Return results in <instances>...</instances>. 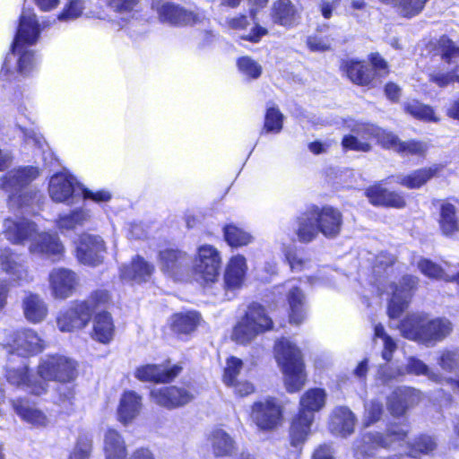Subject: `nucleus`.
<instances>
[{
    "instance_id": "31",
    "label": "nucleus",
    "mask_w": 459,
    "mask_h": 459,
    "mask_svg": "<svg viewBox=\"0 0 459 459\" xmlns=\"http://www.w3.org/2000/svg\"><path fill=\"white\" fill-rule=\"evenodd\" d=\"M293 228L297 239L301 243H309L318 236V228L313 210H308L295 219Z\"/></svg>"
},
{
    "instance_id": "60",
    "label": "nucleus",
    "mask_w": 459,
    "mask_h": 459,
    "mask_svg": "<svg viewBox=\"0 0 459 459\" xmlns=\"http://www.w3.org/2000/svg\"><path fill=\"white\" fill-rule=\"evenodd\" d=\"M438 45L442 52V58L445 61L451 63L459 58V47L446 36H442L439 39Z\"/></svg>"
},
{
    "instance_id": "7",
    "label": "nucleus",
    "mask_w": 459,
    "mask_h": 459,
    "mask_svg": "<svg viewBox=\"0 0 459 459\" xmlns=\"http://www.w3.org/2000/svg\"><path fill=\"white\" fill-rule=\"evenodd\" d=\"M109 295L106 290H97L84 301L74 303L67 309L61 311L56 323L61 332H73L84 328L92 314L106 306Z\"/></svg>"
},
{
    "instance_id": "23",
    "label": "nucleus",
    "mask_w": 459,
    "mask_h": 459,
    "mask_svg": "<svg viewBox=\"0 0 459 459\" xmlns=\"http://www.w3.org/2000/svg\"><path fill=\"white\" fill-rule=\"evenodd\" d=\"M420 391L411 387H400L388 398V410L394 416H402L405 411L420 401Z\"/></svg>"
},
{
    "instance_id": "6",
    "label": "nucleus",
    "mask_w": 459,
    "mask_h": 459,
    "mask_svg": "<svg viewBox=\"0 0 459 459\" xmlns=\"http://www.w3.org/2000/svg\"><path fill=\"white\" fill-rule=\"evenodd\" d=\"M326 397V392L322 388L308 389L300 397L299 411L290 427L292 446H298L307 439L315 419V412L325 407Z\"/></svg>"
},
{
    "instance_id": "35",
    "label": "nucleus",
    "mask_w": 459,
    "mask_h": 459,
    "mask_svg": "<svg viewBox=\"0 0 459 459\" xmlns=\"http://www.w3.org/2000/svg\"><path fill=\"white\" fill-rule=\"evenodd\" d=\"M439 228L446 236H454L459 232V209L449 201H444L440 205Z\"/></svg>"
},
{
    "instance_id": "40",
    "label": "nucleus",
    "mask_w": 459,
    "mask_h": 459,
    "mask_svg": "<svg viewBox=\"0 0 459 459\" xmlns=\"http://www.w3.org/2000/svg\"><path fill=\"white\" fill-rule=\"evenodd\" d=\"M344 70L349 79L359 85H368L375 75V72L368 65L355 60L346 61Z\"/></svg>"
},
{
    "instance_id": "61",
    "label": "nucleus",
    "mask_w": 459,
    "mask_h": 459,
    "mask_svg": "<svg viewBox=\"0 0 459 459\" xmlns=\"http://www.w3.org/2000/svg\"><path fill=\"white\" fill-rule=\"evenodd\" d=\"M307 45L313 52H325L331 48L332 39L328 36L311 35L307 39Z\"/></svg>"
},
{
    "instance_id": "15",
    "label": "nucleus",
    "mask_w": 459,
    "mask_h": 459,
    "mask_svg": "<svg viewBox=\"0 0 459 459\" xmlns=\"http://www.w3.org/2000/svg\"><path fill=\"white\" fill-rule=\"evenodd\" d=\"M106 247L100 236L82 234L76 247V256L80 263L98 265L103 260Z\"/></svg>"
},
{
    "instance_id": "38",
    "label": "nucleus",
    "mask_w": 459,
    "mask_h": 459,
    "mask_svg": "<svg viewBox=\"0 0 459 459\" xmlns=\"http://www.w3.org/2000/svg\"><path fill=\"white\" fill-rule=\"evenodd\" d=\"M23 312L26 319L31 323H39L48 315V306L37 294L30 293L22 301Z\"/></svg>"
},
{
    "instance_id": "22",
    "label": "nucleus",
    "mask_w": 459,
    "mask_h": 459,
    "mask_svg": "<svg viewBox=\"0 0 459 459\" xmlns=\"http://www.w3.org/2000/svg\"><path fill=\"white\" fill-rule=\"evenodd\" d=\"M151 396L154 403L167 408L183 406L194 398L188 390L177 386L155 388L152 390Z\"/></svg>"
},
{
    "instance_id": "53",
    "label": "nucleus",
    "mask_w": 459,
    "mask_h": 459,
    "mask_svg": "<svg viewBox=\"0 0 459 459\" xmlns=\"http://www.w3.org/2000/svg\"><path fill=\"white\" fill-rule=\"evenodd\" d=\"M384 411L383 402L378 399H373L365 404L364 425H369L378 421Z\"/></svg>"
},
{
    "instance_id": "21",
    "label": "nucleus",
    "mask_w": 459,
    "mask_h": 459,
    "mask_svg": "<svg viewBox=\"0 0 459 459\" xmlns=\"http://www.w3.org/2000/svg\"><path fill=\"white\" fill-rule=\"evenodd\" d=\"M77 284L76 274L65 268H55L49 273V285L56 299H65L70 297Z\"/></svg>"
},
{
    "instance_id": "10",
    "label": "nucleus",
    "mask_w": 459,
    "mask_h": 459,
    "mask_svg": "<svg viewBox=\"0 0 459 459\" xmlns=\"http://www.w3.org/2000/svg\"><path fill=\"white\" fill-rule=\"evenodd\" d=\"M221 264V258L217 248L211 245L200 246L193 265L195 281L204 286L215 282L219 277Z\"/></svg>"
},
{
    "instance_id": "57",
    "label": "nucleus",
    "mask_w": 459,
    "mask_h": 459,
    "mask_svg": "<svg viewBox=\"0 0 459 459\" xmlns=\"http://www.w3.org/2000/svg\"><path fill=\"white\" fill-rule=\"evenodd\" d=\"M429 149L426 142L411 140L402 142L399 148V153L405 155L424 156Z\"/></svg>"
},
{
    "instance_id": "56",
    "label": "nucleus",
    "mask_w": 459,
    "mask_h": 459,
    "mask_svg": "<svg viewBox=\"0 0 459 459\" xmlns=\"http://www.w3.org/2000/svg\"><path fill=\"white\" fill-rule=\"evenodd\" d=\"M242 366V360L238 358L230 357L227 359L223 374V382L226 385H233L237 381V376L239 374Z\"/></svg>"
},
{
    "instance_id": "51",
    "label": "nucleus",
    "mask_w": 459,
    "mask_h": 459,
    "mask_svg": "<svg viewBox=\"0 0 459 459\" xmlns=\"http://www.w3.org/2000/svg\"><path fill=\"white\" fill-rule=\"evenodd\" d=\"M283 115L275 107L267 108L263 131L278 134L282 128Z\"/></svg>"
},
{
    "instance_id": "16",
    "label": "nucleus",
    "mask_w": 459,
    "mask_h": 459,
    "mask_svg": "<svg viewBox=\"0 0 459 459\" xmlns=\"http://www.w3.org/2000/svg\"><path fill=\"white\" fill-rule=\"evenodd\" d=\"M46 25L40 24L37 20L35 13L30 9H23L13 40V49L18 50L20 45H34L39 37L42 28Z\"/></svg>"
},
{
    "instance_id": "4",
    "label": "nucleus",
    "mask_w": 459,
    "mask_h": 459,
    "mask_svg": "<svg viewBox=\"0 0 459 459\" xmlns=\"http://www.w3.org/2000/svg\"><path fill=\"white\" fill-rule=\"evenodd\" d=\"M399 328L403 337L426 346H434L447 337L453 330L452 324L448 319L429 320L422 314L407 316L401 322Z\"/></svg>"
},
{
    "instance_id": "59",
    "label": "nucleus",
    "mask_w": 459,
    "mask_h": 459,
    "mask_svg": "<svg viewBox=\"0 0 459 459\" xmlns=\"http://www.w3.org/2000/svg\"><path fill=\"white\" fill-rule=\"evenodd\" d=\"M84 9L83 0H69L63 12L58 15L60 21H70L80 17Z\"/></svg>"
},
{
    "instance_id": "33",
    "label": "nucleus",
    "mask_w": 459,
    "mask_h": 459,
    "mask_svg": "<svg viewBox=\"0 0 459 459\" xmlns=\"http://www.w3.org/2000/svg\"><path fill=\"white\" fill-rule=\"evenodd\" d=\"M366 195L369 202L374 205L389 206L394 208H402L405 205L403 196L396 192L388 191L376 185L367 189Z\"/></svg>"
},
{
    "instance_id": "12",
    "label": "nucleus",
    "mask_w": 459,
    "mask_h": 459,
    "mask_svg": "<svg viewBox=\"0 0 459 459\" xmlns=\"http://www.w3.org/2000/svg\"><path fill=\"white\" fill-rule=\"evenodd\" d=\"M152 7L157 12L162 22L171 25H193L205 20L204 13L199 9L188 10L169 0H153Z\"/></svg>"
},
{
    "instance_id": "19",
    "label": "nucleus",
    "mask_w": 459,
    "mask_h": 459,
    "mask_svg": "<svg viewBox=\"0 0 459 459\" xmlns=\"http://www.w3.org/2000/svg\"><path fill=\"white\" fill-rule=\"evenodd\" d=\"M189 258L186 253L165 249L159 254V265L160 270L176 280H180L187 272Z\"/></svg>"
},
{
    "instance_id": "30",
    "label": "nucleus",
    "mask_w": 459,
    "mask_h": 459,
    "mask_svg": "<svg viewBox=\"0 0 459 459\" xmlns=\"http://www.w3.org/2000/svg\"><path fill=\"white\" fill-rule=\"evenodd\" d=\"M247 271L246 258L241 255L232 256L225 269L224 284L229 290H236L242 286Z\"/></svg>"
},
{
    "instance_id": "20",
    "label": "nucleus",
    "mask_w": 459,
    "mask_h": 459,
    "mask_svg": "<svg viewBox=\"0 0 459 459\" xmlns=\"http://www.w3.org/2000/svg\"><path fill=\"white\" fill-rule=\"evenodd\" d=\"M7 381L17 387L30 392L35 395H40L47 390V384L43 381H32L28 375V365L22 360L17 368L7 366Z\"/></svg>"
},
{
    "instance_id": "3",
    "label": "nucleus",
    "mask_w": 459,
    "mask_h": 459,
    "mask_svg": "<svg viewBox=\"0 0 459 459\" xmlns=\"http://www.w3.org/2000/svg\"><path fill=\"white\" fill-rule=\"evenodd\" d=\"M39 176L37 167L24 166L9 170L0 178L1 188L8 195L11 209H25L39 201L38 193L28 190V186Z\"/></svg>"
},
{
    "instance_id": "28",
    "label": "nucleus",
    "mask_w": 459,
    "mask_h": 459,
    "mask_svg": "<svg viewBox=\"0 0 459 459\" xmlns=\"http://www.w3.org/2000/svg\"><path fill=\"white\" fill-rule=\"evenodd\" d=\"M181 370L178 366L168 369L163 366L146 365L136 368L134 377L144 382H169L176 377Z\"/></svg>"
},
{
    "instance_id": "54",
    "label": "nucleus",
    "mask_w": 459,
    "mask_h": 459,
    "mask_svg": "<svg viewBox=\"0 0 459 459\" xmlns=\"http://www.w3.org/2000/svg\"><path fill=\"white\" fill-rule=\"evenodd\" d=\"M91 445L92 440L88 435L80 436L69 459H90Z\"/></svg>"
},
{
    "instance_id": "34",
    "label": "nucleus",
    "mask_w": 459,
    "mask_h": 459,
    "mask_svg": "<svg viewBox=\"0 0 459 459\" xmlns=\"http://www.w3.org/2000/svg\"><path fill=\"white\" fill-rule=\"evenodd\" d=\"M356 418L347 407H337L333 411L330 421L332 432L346 437L354 431Z\"/></svg>"
},
{
    "instance_id": "64",
    "label": "nucleus",
    "mask_w": 459,
    "mask_h": 459,
    "mask_svg": "<svg viewBox=\"0 0 459 459\" xmlns=\"http://www.w3.org/2000/svg\"><path fill=\"white\" fill-rule=\"evenodd\" d=\"M342 0H320L319 11L325 19H330L333 12L340 6Z\"/></svg>"
},
{
    "instance_id": "25",
    "label": "nucleus",
    "mask_w": 459,
    "mask_h": 459,
    "mask_svg": "<svg viewBox=\"0 0 459 459\" xmlns=\"http://www.w3.org/2000/svg\"><path fill=\"white\" fill-rule=\"evenodd\" d=\"M154 270L152 264L140 255H135L130 264L120 268V277L128 281L146 282L151 279Z\"/></svg>"
},
{
    "instance_id": "37",
    "label": "nucleus",
    "mask_w": 459,
    "mask_h": 459,
    "mask_svg": "<svg viewBox=\"0 0 459 459\" xmlns=\"http://www.w3.org/2000/svg\"><path fill=\"white\" fill-rule=\"evenodd\" d=\"M443 169V166L434 164L429 168H423L413 172L397 177V182L402 186L410 188H420L426 184L430 178L436 177Z\"/></svg>"
},
{
    "instance_id": "27",
    "label": "nucleus",
    "mask_w": 459,
    "mask_h": 459,
    "mask_svg": "<svg viewBox=\"0 0 459 459\" xmlns=\"http://www.w3.org/2000/svg\"><path fill=\"white\" fill-rule=\"evenodd\" d=\"M116 333V326L110 313L101 311L95 314L92 319L91 338L102 344L112 342Z\"/></svg>"
},
{
    "instance_id": "9",
    "label": "nucleus",
    "mask_w": 459,
    "mask_h": 459,
    "mask_svg": "<svg viewBox=\"0 0 459 459\" xmlns=\"http://www.w3.org/2000/svg\"><path fill=\"white\" fill-rule=\"evenodd\" d=\"M272 325V319L266 316L264 308L254 303L248 307L246 316L235 326L232 338L244 344L260 333L271 329Z\"/></svg>"
},
{
    "instance_id": "48",
    "label": "nucleus",
    "mask_w": 459,
    "mask_h": 459,
    "mask_svg": "<svg viewBox=\"0 0 459 459\" xmlns=\"http://www.w3.org/2000/svg\"><path fill=\"white\" fill-rule=\"evenodd\" d=\"M381 340L383 343L382 357L385 360L389 361L393 357V352L396 350L397 344L395 341L386 333L384 326L377 324L374 326V341Z\"/></svg>"
},
{
    "instance_id": "62",
    "label": "nucleus",
    "mask_w": 459,
    "mask_h": 459,
    "mask_svg": "<svg viewBox=\"0 0 459 459\" xmlns=\"http://www.w3.org/2000/svg\"><path fill=\"white\" fill-rule=\"evenodd\" d=\"M74 398V389L71 386L61 385L57 389V397L56 403L59 404L64 410L69 411L72 409Z\"/></svg>"
},
{
    "instance_id": "41",
    "label": "nucleus",
    "mask_w": 459,
    "mask_h": 459,
    "mask_svg": "<svg viewBox=\"0 0 459 459\" xmlns=\"http://www.w3.org/2000/svg\"><path fill=\"white\" fill-rule=\"evenodd\" d=\"M106 459H125L126 447L124 438L115 429H108L104 436Z\"/></svg>"
},
{
    "instance_id": "36",
    "label": "nucleus",
    "mask_w": 459,
    "mask_h": 459,
    "mask_svg": "<svg viewBox=\"0 0 459 459\" xmlns=\"http://www.w3.org/2000/svg\"><path fill=\"white\" fill-rule=\"evenodd\" d=\"M142 409V398L134 391H126L123 394L118 410V420L126 424L135 419Z\"/></svg>"
},
{
    "instance_id": "24",
    "label": "nucleus",
    "mask_w": 459,
    "mask_h": 459,
    "mask_svg": "<svg viewBox=\"0 0 459 459\" xmlns=\"http://www.w3.org/2000/svg\"><path fill=\"white\" fill-rule=\"evenodd\" d=\"M286 293L290 306V322L299 325L306 317V297L303 291L293 281H288L283 286L278 287Z\"/></svg>"
},
{
    "instance_id": "17",
    "label": "nucleus",
    "mask_w": 459,
    "mask_h": 459,
    "mask_svg": "<svg viewBox=\"0 0 459 459\" xmlns=\"http://www.w3.org/2000/svg\"><path fill=\"white\" fill-rule=\"evenodd\" d=\"M0 270L8 274L13 281H32L22 255L9 247H0Z\"/></svg>"
},
{
    "instance_id": "2",
    "label": "nucleus",
    "mask_w": 459,
    "mask_h": 459,
    "mask_svg": "<svg viewBox=\"0 0 459 459\" xmlns=\"http://www.w3.org/2000/svg\"><path fill=\"white\" fill-rule=\"evenodd\" d=\"M394 263V255L382 252L376 257V263L373 266L377 289L381 292L392 294L388 305V316L390 318H397L404 311L411 297V291L417 285L416 277L405 275L401 279L399 285L391 283L388 289H386L381 273H386L388 274V270L391 269Z\"/></svg>"
},
{
    "instance_id": "44",
    "label": "nucleus",
    "mask_w": 459,
    "mask_h": 459,
    "mask_svg": "<svg viewBox=\"0 0 459 459\" xmlns=\"http://www.w3.org/2000/svg\"><path fill=\"white\" fill-rule=\"evenodd\" d=\"M223 234L225 241L230 247H234L247 246L254 239L253 236L249 232L235 224L225 225L223 228Z\"/></svg>"
},
{
    "instance_id": "50",
    "label": "nucleus",
    "mask_w": 459,
    "mask_h": 459,
    "mask_svg": "<svg viewBox=\"0 0 459 459\" xmlns=\"http://www.w3.org/2000/svg\"><path fill=\"white\" fill-rule=\"evenodd\" d=\"M404 109L412 117L424 121H437L433 109L417 100H411L404 104Z\"/></svg>"
},
{
    "instance_id": "42",
    "label": "nucleus",
    "mask_w": 459,
    "mask_h": 459,
    "mask_svg": "<svg viewBox=\"0 0 459 459\" xmlns=\"http://www.w3.org/2000/svg\"><path fill=\"white\" fill-rule=\"evenodd\" d=\"M200 322V315L195 311L178 313L171 317V329L178 335L193 333Z\"/></svg>"
},
{
    "instance_id": "49",
    "label": "nucleus",
    "mask_w": 459,
    "mask_h": 459,
    "mask_svg": "<svg viewBox=\"0 0 459 459\" xmlns=\"http://www.w3.org/2000/svg\"><path fill=\"white\" fill-rule=\"evenodd\" d=\"M437 365L446 373L459 371V350L441 351L437 358Z\"/></svg>"
},
{
    "instance_id": "11",
    "label": "nucleus",
    "mask_w": 459,
    "mask_h": 459,
    "mask_svg": "<svg viewBox=\"0 0 459 459\" xmlns=\"http://www.w3.org/2000/svg\"><path fill=\"white\" fill-rule=\"evenodd\" d=\"M38 374L43 380L68 383L77 376V363L64 355H47L40 359Z\"/></svg>"
},
{
    "instance_id": "43",
    "label": "nucleus",
    "mask_w": 459,
    "mask_h": 459,
    "mask_svg": "<svg viewBox=\"0 0 459 459\" xmlns=\"http://www.w3.org/2000/svg\"><path fill=\"white\" fill-rule=\"evenodd\" d=\"M91 219L87 211L75 210L68 214L59 215L56 220V226L62 231L75 230L84 226Z\"/></svg>"
},
{
    "instance_id": "63",
    "label": "nucleus",
    "mask_w": 459,
    "mask_h": 459,
    "mask_svg": "<svg viewBox=\"0 0 459 459\" xmlns=\"http://www.w3.org/2000/svg\"><path fill=\"white\" fill-rule=\"evenodd\" d=\"M377 141L384 148L392 149L395 152H399L401 141L399 138L391 132H386L380 128L379 134H377Z\"/></svg>"
},
{
    "instance_id": "39",
    "label": "nucleus",
    "mask_w": 459,
    "mask_h": 459,
    "mask_svg": "<svg viewBox=\"0 0 459 459\" xmlns=\"http://www.w3.org/2000/svg\"><path fill=\"white\" fill-rule=\"evenodd\" d=\"M209 441L216 457L229 456L235 449L233 438L221 429H213L209 436Z\"/></svg>"
},
{
    "instance_id": "18",
    "label": "nucleus",
    "mask_w": 459,
    "mask_h": 459,
    "mask_svg": "<svg viewBox=\"0 0 459 459\" xmlns=\"http://www.w3.org/2000/svg\"><path fill=\"white\" fill-rule=\"evenodd\" d=\"M318 231L327 238H336L342 230V215L332 206L312 208Z\"/></svg>"
},
{
    "instance_id": "47",
    "label": "nucleus",
    "mask_w": 459,
    "mask_h": 459,
    "mask_svg": "<svg viewBox=\"0 0 459 459\" xmlns=\"http://www.w3.org/2000/svg\"><path fill=\"white\" fill-rule=\"evenodd\" d=\"M446 267L443 268L428 259H422L418 263L420 272L429 278L439 279L448 281L451 264L445 263Z\"/></svg>"
},
{
    "instance_id": "55",
    "label": "nucleus",
    "mask_w": 459,
    "mask_h": 459,
    "mask_svg": "<svg viewBox=\"0 0 459 459\" xmlns=\"http://www.w3.org/2000/svg\"><path fill=\"white\" fill-rule=\"evenodd\" d=\"M351 133L357 134L362 141L369 142L370 139H377L380 127L373 124L356 122L351 126Z\"/></svg>"
},
{
    "instance_id": "58",
    "label": "nucleus",
    "mask_w": 459,
    "mask_h": 459,
    "mask_svg": "<svg viewBox=\"0 0 459 459\" xmlns=\"http://www.w3.org/2000/svg\"><path fill=\"white\" fill-rule=\"evenodd\" d=\"M342 145L345 150L367 152L371 150L369 142L362 141L357 134L351 133L342 138Z\"/></svg>"
},
{
    "instance_id": "29",
    "label": "nucleus",
    "mask_w": 459,
    "mask_h": 459,
    "mask_svg": "<svg viewBox=\"0 0 459 459\" xmlns=\"http://www.w3.org/2000/svg\"><path fill=\"white\" fill-rule=\"evenodd\" d=\"M11 347L20 356H27L41 351L43 341L33 330L24 329L15 333V338Z\"/></svg>"
},
{
    "instance_id": "8",
    "label": "nucleus",
    "mask_w": 459,
    "mask_h": 459,
    "mask_svg": "<svg viewBox=\"0 0 459 459\" xmlns=\"http://www.w3.org/2000/svg\"><path fill=\"white\" fill-rule=\"evenodd\" d=\"M409 429L405 424L391 425L385 436L378 432L364 434L359 440L354 443L355 455L358 459L374 455L377 448H387L397 444L402 446L405 443Z\"/></svg>"
},
{
    "instance_id": "14",
    "label": "nucleus",
    "mask_w": 459,
    "mask_h": 459,
    "mask_svg": "<svg viewBox=\"0 0 459 459\" xmlns=\"http://www.w3.org/2000/svg\"><path fill=\"white\" fill-rule=\"evenodd\" d=\"M251 417L259 429H273L281 420L282 409L275 399L266 398L253 404Z\"/></svg>"
},
{
    "instance_id": "13",
    "label": "nucleus",
    "mask_w": 459,
    "mask_h": 459,
    "mask_svg": "<svg viewBox=\"0 0 459 459\" xmlns=\"http://www.w3.org/2000/svg\"><path fill=\"white\" fill-rule=\"evenodd\" d=\"M76 179L66 171L53 175L48 183V194L55 203L74 204L81 198Z\"/></svg>"
},
{
    "instance_id": "52",
    "label": "nucleus",
    "mask_w": 459,
    "mask_h": 459,
    "mask_svg": "<svg viewBox=\"0 0 459 459\" xmlns=\"http://www.w3.org/2000/svg\"><path fill=\"white\" fill-rule=\"evenodd\" d=\"M238 71L249 79H257L262 74V66L249 56H242L238 59Z\"/></svg>"
},
{
    "instance_id": "45",
    "label": "nucleus",
    "mask_w": 459,
    "mask_h": 459,
    "mask_svg": "<svg viewBox=\"0 0 459 459\" xmlns=\"http://www.w3.org/2000/svg\"><path fill=\"white\" fill-rule=\"evenodd\" d=\"M436 446L437 443L432 437L423 435L415 440L409 454H401L399 455H394L390 459H415L418 453L429 454L432 452Z\"/></svg>"
},
{
    "instance_id": "32",
    "label": "nucleus",
    "mask_w": 459,
    "mask_h": 459,
    "mask_svg": "<svg viewBox=\"0 0 459 459\" xmlns=\"http://www.w3.org/2000/svg\"><path fill=\"white\" fill-rule=\"evenodd\" d=\"M271 17L274 23L291 27L298 23L299 13L290 0H277L272 6Z\"/></svg>"
},
{
    "instance_id": "5",
    "label": "nucleus",
    "mask_w": 459,
    "mask_h": 459,
    "mask_svg": "<svg viewBox=\"0 0 459 459\" xmlns=\"http://www.w3.org/2000/svg\"><path fill=\"white\" fill-rule=\"evenodd\" d=\"M274 356L281 368L288 392L299 391L306 383L300 350L290 339L281 338L274 345Z\"/></svg>"
},
{
    "instance_id": "26",
    "label": "nucleus",
    "mask_w": 459,
    "mask_h": 459,
    "mask_svg": "<svg viewBox=\"0 0 459 459\" xmlns=\"http://www.w3.org/2000/svg\"><path fill=\"white\" fill-rule=\"evenodd\" d=\"M12 403L15 412L28 424L36 428H46L48 425L49 419L47 414L30 401L17 399Z\"/></svg>"
},
{
    "instance_id": "1",
    "label": "nucleus",
    "mask_w": 459,
    "mask_h": 459,
    "mask_svg": "<svg viewBox=\"0 0 459 459\" xmlns=\"http://www.w3.org/2000/svg\"><path fill=\"white\" fill-rule=\"evenodd\" d=\"M4 238L13 244L24 245L30 241V252L46 255H60L64 247L56 234L39 233L37 225L25 218H7L4 221Z\"/></svg>"
},
{
    "instance_id": "46",
    "label": "nucleus",
    "mask_w": 459,
    "mask_h": 459,
    "mask_svg": "<svg viewBox=\"0 0 459 459\" xmlns=\"http://www.w3.org/2000/svg\"><path fill=\"white\" fill-rule=\"evenodd\" d=\"M406 369L408 373L414 374L416 376H425L430 381L435 383H442L445 379L440 373L430 369L429 367L422 360L414 357H410L408 359Z\"/></svg>"
}]
</instances>
